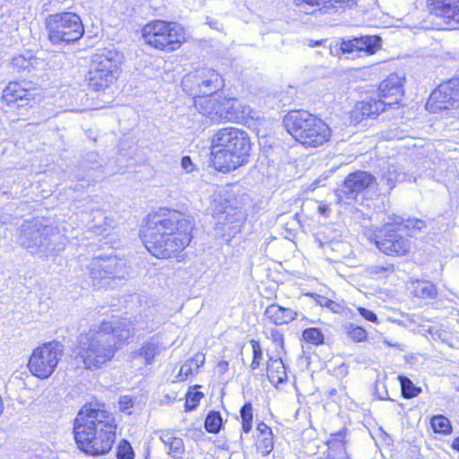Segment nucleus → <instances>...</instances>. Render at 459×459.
Listing matches in <instances>:
<instances>
[{"mask_svg": "<svg viewBox=\"0 0 459 459\" xmlns=\"http://www.w3.org/2000/svg\"><path fill=\"white\" fill-rule=\"evenodd\" d=\"M87 270L91 284L98 288L108 287L111 281L126 279L130 274L126 260L112 255L92 258Z\"/></svg>", "mask_w": 459, "mask_h": 459, "instance_id": "10", "label": "nucleus"}, {"mask_svg": "<svg viewBox=\"0 0 459 459\" xmlns=\"http://www.w3.org/2000/svg\"><path fill=\"white\" fill-rule=\"evenodd\" d=\"M302 336L312 344L317 345L324 342V335L318 328H307L303 331Z\"/></svg>", "mask_w": 459, "mask_h": 459, "instance_id": "42", "label": "nucleus"}, {"mask_svg": "<svg viewBox=\"0 0 459 459\" xmlns=\"http://www.w3.org/2000/svg\"><path fill=\"white\" fill-rule=\"evenodd\" d=\"M158 353L159 346L154 342H147L138 351L139 356L143 357L147 364L152 363Z\"/></svg>", "mask_w": 459, "mask_h": 459, "instance_id": "38", "label": "nucleus"}, {"mask_svg": "<svg viewBox=\"0 0 459 459\" xmlns=\"http://www.w3.org/2000/svg\"><path fill=\"white\" fill-rule=\"evenodd\" d=\"M378 91L379 97L385 100L387 105L398 103L403 94L402 78L395 74H390L380 83Z\"/></svg>", "mask_w": 459, "mask_h": 459, "instance_id": "21", "label": "nucleus"}, {"mask_svg": "<svg viewBox=\"0 0 459 459\" xmlns=\"http://www.w3.org/2000/svg\"><path fill=\"white\" fill-rule=\"evenodd\" d=\"M192 230L188 216L178 211L154 214L147 221L145 247L157 258L176 256L190 244Z\"/></svg>", "mask_w": 459, "mask_h": 459, "instance_id": "2", "label": "nucleus"}, {"mask_svg": "<svg viewBox=\"0 0 459 459\" xmlns=\"http://www.w3.org/2000/svg\"><path fill=\"white\" fill-rule=\"evenodd\" d=\"M272 337L273 339V342H277L281 346L283 345V336L278 330L272 331Z\"/></svg>", "mask_w": 459, "mask_h": 459, "instance_id": "57", "label": "nucleus"}, {"mask_svg": "<svg viewBox=\"0 0 459 459\" xmlns=\"http://www.w3.org/2000/svg\"><path fill=\"white\" fill-rule=\"evenodd\" d=\"M375 182V178L366 171H356L351 173L341 188L337 191V196L340 201L350 203L355 200L358 194L366 190Z\"/></svg>", "mask_w": 459, "mask_h": 459, "instance_id": "14", "label": "nucleus"}, {"mask_svg": "<svg viewBox=\"0 0 459 459\" xmlns=\"http://www.w3.org/2000/svg\"><path fill=\"white\" fill-rule=\"evenodd\" d=\"M429 12L446 22L459 23V0H429Z\"/></svg>", "mask_w": 459, "mask_h": 459, "instance_id": "18", "label": "nucleus"}, {"mask_svg": "<svg viewBox=\"0 0 459 459\" xmlns=\"http://www.w3.org/2000/svg\"><path fill=\"white\" fill-rule=\"evenodd\" d=\"M413 293L420 299H433L437 296V289L430 281H418L414 286Z\"/></svg>", "mask_w": 459, "mask_h": 459, "instance_id": "32", "label": "nucleus"}, {"mask_svg": "<svg viewBox=\"0 0 459 459\" xmlns=\"http://www.w3.org/2000/svg\"><path fill=\"white\" fill-rule=\"evenodd\" d=\"M250 344L252 347L253 359L250 364V368L255 370L261 365L263 359V351L258 341L251 340Z\"/></svg>", "mask_w": 459, "mask_h": 459, "instance_id": "43", "label": "nucleus"}, {"mask_svg": "<svg viewBox=\"0 0 459 459\" xmlns=\"http://www.w3.org/2000/svg\"><path fill=\"white\" fill-rule=\"evenodd\" d=\"M455 93L448 80L432 91L427 102V108L432 112H437L459 107V100Z\"/></svg>", "mask_w": 459, "mask_h": 459, "instance_id": "16", "label": "nucleus"}, {"mask_svg": "<svg viewBox=\"0 0 459 459\" xmlns=\"http://www.w3.org/2000/svg\"><path fill=\"white\" fill-rule=\"evenodd\" d=\"M146 44L161 50L174 51L185 41V31L177 22L157 20L143 28Z\"/></svg>", "mask_w": 459, "mask_h": 459, "instance_id": "9", "label": "nucleus"}, {"mask_svg": "<svg viewBox=\"0 0 459 459\" xmlns=\"http://www.w3.org/2000/svg\"><path fill=\"white\" fill-rule=\"evenodd\" d=\"M403 176L397 171L396 167L390 165L387 170L383 173L380 183L387 187V190H392L395 186V183L402 180Z\"/></svg>", "mask_w": 459, "mask_h": 459, "instance_id": "31", "label": "nucleus"}, {"mask_svg": "<svg viewBox=\"0 0 459 459\" xmlns=\"http://www.w3.org/2000/svg\"><path fill=\"white\" fill-rule=\"evenodd\" d=\"M452 447L459 452V437L454 439L452 443Z\"/></svg>", "mask_w": 459, "mask_h": 459, "instance_id": "60", "label": "nucleus"}, {"mask_svg": "<svg viewBox=\"0 0 459 459\" xmlns=\"http://www.w3.org/2000/svg\"><path fill=\"white\" fill-rule=\"evenodd\" d=\"M197 370L198 368H194L193 363L188 359L181 366L179 376L183 377V378H186L194 373H196Z\"/></svg>", "mask_w": 459, "mask_h": 459, "instance_id": "47", "label": "nucleus"}, {"mask_svg": "<svg viewBox=\"0 0 459 459\" xmlns=\"http://www.w3.org/2000/svg\"><path fill=\"white\" fill-rule=\"evenodd\" d=\"M203 397V394L199 392H195L194 394H190L186 397V401L185 403L186 411H192L196 408L198 405L200 399Z\"/></svg>", "mask_w": 459, "mask_h": 459, "instance_id": "45", "label": "nucleus"}, {"mask_svg": "<svg viewBox=\"0 0 459 459\" xmlns=\"http://www.w3.org/2000/svg\"><path fill=\"white\" fill-rule=\"evenodd\" d=\"M134 453L130 443L123 439L117 446V459H134Z\"/></svg>", "mask_w": 459, "mask_h": 459, "instance_id": "44", "label": "nucleus"}, {"mask_svg": "<svg viewBox=\"0 0 459 459\" xmlns=\"http://www.w3.org/2000/svg\"><path fill=\"white\" fill-rule=\"evenodd\" d=\"M241 424L244 432L248 433L252 429L253 410L251 403H246L240 409Z\"/></svg>", "mask_w": 459, "mask_h": 459, "instance_id": "37", "label": "nucleus"}, {"mask_svg": "<svg viewBox=\"0 0 459 459\" xmlns=\"http://www.w3.org/2000/svg\"><path fill=\"white\" fill-rule=\"evenodd\" d=\"M243 218L242 211L232 206H226L223 211L217 213V230L222 231L223 240L230 242L240 232Z\"/></svg>", "mask_w": 459, "mask_h": 459, "instance_id": "15", "label": "nucleus"}, {"mask_svg": "<svg viewBox=\"0 0 459 459\" xmlns=\"http://www.w3.org/2000/svg\"><path fill=\"white\" fill-rule=\"evenodd\" d=\"M402 394L404 398L410 399L417 396L421 389L420 387H416L411 380L407 377H399Z\"/></svg>", "mask_w": 459, "mask_h": 459, "instance_id": "36", "label": "nucleus"}, {"mask_svg": "<svg viewBox=\"0 0 459 459\" xmlns=\"http://www.w3.org/2000/svg\"><path fill=\"white\" fill-rule=\"evenodd\" d=\"M252 142L248 134L239 128L225 127L212 138L211 155L214 168L227 173L249 161Z\"/></svg>", "mask_w": 459, "mask_h": 459, "instance_id": "4", "label": "nucleus"}, {"mask_svg": "<svg viewBox=\"0 0 459 459\" xmlns=\"http://www.w3.org/2000/svg\"><path fill=\"white\" fill-rule=\"evenodd\" d=\"M401 225L403 227V231L407 230L411 235L420 232L427 227L426 221L420 219H408L404 221V224Z\"/></svg>", "mask_w": 459, "mask_h": 459, "instance_id": "40", "label": "nucleus"}, {"mask_svg": "<svg viewBox=\"0 0 459 459\" xmlns=\"http://www.w3.org/2000/svg\"><path fill=\"white\" fill-rule=\"evenodd\" d=\"M48 39L54 45H67L79 40L84 34L80 16L65 12L50 14L45 21Z\"/></svg>", "mask_w": 459, "mask_h": 459, "instance_id": "8", "label": "nucleus"}, {"mask_svg": "<svg viewBox=\"0 0 459 459\" xmlns=\"http://www.w3.org/2000/svg\"><path fill=\"white\" fill-rule=\"evenodd\" d=\"M386 105L385 100L369 98L356 104L354 116L356 118H374L385 110Z\"/></svg>", "mask_w": 459, "mask_h": 459, "instance_id": "23", "label": "nucleus"}, {"mask_svg": "<svg viewBox=\"0 0 459 459\" xmlns=\"http://www.w3.org/2000/svg\"><path fill=\"white\" fill-rule=\"evenodd\" d=\"M377 248L387 255H404L411 249V240L403 233L402 225H386L374 237Z\"/></svg>", "mask_w": 459, "mask_h": 459, "instance_id": "12", "label": "nucleus"}, {"mask_svg": "<svg viewBox=\"0 0 459 459\" xmlns=\"http://www.w3.org/2000/svg\"><path fill=\"white\" fill-rule=\"evenodd\" d=\"M256 429L259 432L257 437L273 436L272 429L264 422L258 423Z\"/></svg>", "mask_w": 459, "mask_h": 459, "instance_id": "54", "label": "nucleus"}, {"mask_svg": "<svg viewBox=\"0 0 459 459\" xmlns=\"http://www.w3.org/2000/svg\"><path fill=\"white\" fill-rule=\"evenodd\" d=\"M195 108L204 117L213 123L223 121V99L219 100L209 95L206 98H199L195 101Z\"/></svg>", "mask_w": 459, "mask_h": 459, "instance_id": "22", "label": "nucleus"}, {"mask_svg": "<svg viewBox=\"0 0 459 459\" xmlns=\"http://www.w3.org/2000/svg\"><path fill=\"white\" fill-rule=\"evenodd\" d=\"M134 322L123 318L91 325L77 338L76 358L87 369L100 368L113 359L119 346L133 336L137 325L139 329L149 328L146 321L140 322L135 317Z\"/></svg>", "mask_w": 459, "mask_h": 459, "instance_id": "1", "label": "nucleus"}, {"mask_svg": "<svg viewBox=\"0 0 459 459\" xmlns=\"http://www.w3.org/2000/svg\"><path fill=\"white\" fill-rule=\"evenodd\" d=\"M356 4L357 0H327L319 11L325 14H334L343 12L346 8H352Z\"/></svg>", "mask_w": 459, "mask_h": 459, "instance_id": "27", "label": "nucleus"}, {"mask_svg": "<svg viewBox=\"0 0 459 459\" xmlns=\"http://www.w3.org/2000/svg\"><path fill=\"white\" fill-rule=\"evenodd\" d=\"M167 454L173 459H182V455L185 452V444L182 438L178 437L167 448Z\"/></svg>", "mask_w": 459, "mask_h": 459, "instance_id": "41", "label": "nucleus"}, {"mask_svg": "<svg viewBox=\"0 0 459 459\" xmlns=\"http://www.w3.org/2000/svg\"><path fill=\"white\" fill-rule=\"evenodd\" d=\"M122 62L123 55L116 49L94 54L86 77L89 88L100 91L109 87L117 81Z\"/></svg>", "mask_w": 459, "mask_h": 459, "instance_id": "7", "label": "nucleus"}, {"mask_svg": "<svg viewBox=\"0 0 459 459\" xmlns=\"http://www.w3.org/2000/svg\"><path fill=\"white\" fill-rule=\"evenodd\" d=\"M30 96V91L17 82H10L3 93V98L7 103H13L19 100H29Z\"/></svg>", "mask_w": 459, "mask_h": 459, "instance_id": "26", "label": "nucleus"}, {"mask_svg": "<svg viewBox=\"0 0 459 459\" xmlns=\"http://www.w3.org/2000/svg\"><path fill=\"white\" fill-rule=\"evenodd\" d=\"M111 221H108L105 213L100 211H95L92 213V219L90 224V228L98 235H101L108 231V228H111Z\"/></svg>", "mask_w": 459, "mask_h": 459, "instance_id": "29", "label": "nucleus"}, {"mask_svg": "<svg viewBox=\"0 0 459 459\" xmlns=\"http://www.w3.org/2000/svg\"><path fill=\"white\" fill-rule=\"evenodd\" d=\"M394 272V264H373L367 268L368 274L373 279L386 278Z\"/></svg>", "mask_w": 459, "mask_h": 459, "instance_id": "34", "label": "nucleus"}, {"mask_svg": "<svg viewBox=\"0 0 459 459\" xmlns=\"http://www.w3.org/2000/svg\"><path fill=\"white\" fill-rule=\"evenodd\" d=\"M433 430L437 433L448 434L452 431L450 420L444 415H436L430 420Z\"/></svg>", "mask_w": 459, "mask_h": 459, "instance_id": "35", "label": "nucleus"}, {"mask_svg": "<svg viewBox=\"0 0 459 459\" xmlns=\"http://www.w3.org/2000/svg\"><path fill=\"white\" fill-rule=\"evenodd\" d=\"M324 42V40H313V39H309L308 42H307V46L308 47H311V48H315V47H317V46H320L322 45Z\"/></svg>", "mask_w": 459, "mask_h": 459, "instance_id": "59", "label": "nucleus"}, {"mask_svg": "<svg viewBox=\"0 0 459 459\" xmlns=\"http://www.w3.org/2000/svg\"><path fill=\"white\" fill-rule=\"evenodd\" d=\"M349 336L355 342H362L367 338L366 331L360 326H351Z\"/></svg>", "mask_w": 459, "mask_h": 459, "instance_id": "46", "label": "nucleus"}, {"mask_svg": "<svg viewBox=\"0 0 459 459\" xmlns=\"http://www.w3.org/2000/svg\"><path fill=\"white\" fill-rule=\"evenodd\" d=\"M118 404H119V409L122 411L127 412L130 414L131 412L128 411V410L133 407L134 402L130 396L125 395V396L120 397Z\"/></svg>", "mask_w": 459, "mask_h": 459, "instance_id": "49", "label": "nucleus"}, {"mask_svg": "<svg viewBox=\"0 0 459 459\" xmlns=\"http://www.w3.org/2000/svg\"><path fill=\"white\" fill-rule=\"evenodd\" d=\"M358 311L359 315L363 316L366 320L370 322L377 321V316L373 311L367 309L365 307H358Z\"/></svg>", "mask_w": 459, "mask_h": 459, "instance_id": "51", "label": "nucleus"}, {"mask_svg": "<svg viewBox=\"0 0 459 459\" xmlns=\"http://www.w3.org/2000/svg\"><path fill=\"white\" fill-rule=\"evenodd\" d=\"M264 316L273 324L281 325L296 319L297 313L291 308L272 304L266 307Z\"/></svg>", "mask_w": 459, "mask_h": 459, "instance_id": "24", "label": "nucleus"}, {"mask_svg": "<svg viewBox=\"0 0 459 459\" xmlns=\"http://www.w3.org/2000/svg\"><path fill=\"white\" fill-rule=\"evenodd\" d=\"M223 421L222 417L219 411H211L204 420V429L209 433H219Z\"/></svg>", "mask_w": 459, "mask_h": 459, "instance_id": "33", "label": "nucleus"}, {"mask_svg": "<svg viewBox=\"0 0 459 459\" xmlns=\"http://www.w3.org/2000/svg\"><path fill=\"white\" fill-rule=\"evenodd\" d=\"M19 244L33 255L41 257L56 256L62 252L67 238L57 226L48 224L46 220L25 221L18 235Z\"/></svg>", "mask_w": 459, "mask_h": 459, "instance_id": "5", "label": "nucleus"}, {"mask_svg": "<svg viewBox=\"0 0 459 459\" xmlns=\"http://www.w3.org/2000/svg\"><path fill=\"white\" fill-rule=\"evenodd\" d=\"M382 39L379 36L366 35L342 39L340 44L331 45L330 54L341 57L342 55H351V58L359 57L360 53L367 56L375 54L381 48Z\"/></svg>", "mask_w": 459, "mask_h": 459, "instance_id": "13", "label": "nucleus"}, {"mask_svg": "<svg viewBox=\"0 0 459 459\" xmlns=\"http://www.w3.org/2000/svg\"><path fill=\"white\" fill-rule=\"evenodd\" d=\"M255 446L263 456H267L273 449V437H257Z\"/></svg>", "mask_w": 459, "mask_h": 459, "instance_id": "39", "label": "nucleus"}, {"mask_svg": "<svg viewBox=\"0 0 459 459\" xmlns=\"http://www.w3.org/2000/svg\"><path fill=\"white\" fill-rule=\"evenodd\" d=\"M458 391H459V388H458Z\"/></svg>", "mask_w": 459, "mask_h": 459, "instance_id": "61", "label": "nucleus"}, {"mask_svg": "<svg viewBox=\"0 0 459 459\" xmlns=\"http://www.w3.org/2000/svg\"><path fill=\"white\" fill-rule=\"evenodd\" d=\"M283 122L289 134L307 148L322 146L331 138V128L307 111H290Z\"/></svg>", "mask_w": 459, "mask_h": 459, "instance_id": "6", "label": "nucleus"}, {"mask_svg": "<svg viewBox=\"0 0 459 459\" xmlns=\"http://www.w3.org/2000/svg\"><path fill=\"white\" fill-rule=\"evenodd\" d=\"M63 356V346L59 342H48L32 352L28 368L32 375L39 378L48 377L56 369Z\"/></svg>", "mask_w": 459, "mask_h": 459, "instance_id": "11", "label": "nucleus"}, {"mask_svg": "<svg viewBox=\"0 0 459 459\" xmlns=\"http://www.w3.org/2000/svg\"><path fill=\"white\" fill-rule=\"evenodd\" d=\"M223 121L240 122L248 118L255 119V113L240 100L223 99Z\"/></svg>", "mask_w": 459, "mask_h": 459, "instance_id": "17", "label": "nucleus"}, {"mask_svg": "<svg viewBox=\"0 0 459 459\" xmlns=\"http://www.w3.org/2000/svg\"><path fill=\"white\" fill-rule=\"evenodd\" d=\"M178 437H175L173 433L169 431H163L160 436V441L165 445V446L168 448L172 442H174Z\"/></svg>", "mask_w": 459, "mask_h": 459, "instance_id": "50", "label": "nucleus"}, {"mask_svg": "<svg viewBox=\"0 0 459 459\" xmlns=\"http://www.w3.org/2000/svg\"><path fill=\"white\" fill-rule=\"evenodd\" d=\"M39 64V59L30 54L28 56L18 55L13 56L11 62L13 68L18 73L25 71L30 72Z\"/></svg>", "mask_w": 459, "mask_h": 459, "instance_id": "28", "label": "nucleus"}, {"mask_svg": "<svg viewBox=\"0 0 459 459\" xmlns=\"http://www.w3.org/2000/svg\"><path fill=\"white\" fill-rule=\"evenodd\" d=\"M217 367L221 372H225L228 370L229 364L225 360H221L217 364Z\"/></svg>", "mask_w": 459, "mask_h": 459, "instance_id": "58", "label": "nucleus"}, {"mask_svg": "<svg viewBox=\"0 0 459 459\" xmlns=\"http://www.w3.org/2000/svg\"><path fill=\"white\" fill-rule=\"evenodd\" d=\"M99 164L97 162V154L91 152L87 155V160L82 164V168L84 171L87 172L85 176L79 177L78 180H86L88 184L97 180L99 176H95L91 173L92 170H95L99 168Z\"/></svg>", "mask_w": 459, "mask_h": 459, "instance_id": "30", "label": "nucleus"}, {"mask_svg": "<svg viewBox=\"0 0 459 459\" xmlns=\"http://www.w3.org/2000/svg\"><path fill=\"white\" fill-rule=\"evenodd\" d=\"M316 241L330 261L339 262L351 255V247L347 242L333 238L326 239L325 237L321 238L319 234L316 237Z\"/></svg>", "mask_w": 459, "mask_h": 459, "instance_id": "19", "label": "nucleus"}, {"mask_svg": "<svg viewBox=\"0 0 459 459\" xmlns=\"http://www.w3.org/2000/svg\"><path fill=\"white\" fill-rule=\"evenodd\" d=\"M346 437V429H342L340 431L332 433L327 442L329 446H335L337 443H343Z\"/></svg>", "mask_w": 459, "mask_h": 459, "instance_id": "48", "label": "nucleus"}, {"mask_svg": "<svg viewBox=\"0 0 459 459\" xmlns=\"http://www.w3.org/2000/svg\"><path fill=\"white\" fill-rule=\"evenodd\" d=\"M181 167L183 169H185L187 173L192 172L194 170V164L192 162V160L189 156H184L181 160Z\"/></svg>", "mask_w": 459, "mask_h": 459, "instance_id": "55", "label": "nucleus"}, {"mask_svg": "<svg viewBox=\"0 0 459 459\" xmlns=\"http://www.w3.org/2000/svg\"><path fill=\"white\" fill-rule=\"evenodd\" d=\"M267 377L271 383L280 384L287 379L285 366L281 359L269 358L267 361Z\"/></svg>", "mask_w": 459, "mask_h": 459, "instance_id": "25", "label": "nucleus"}, {"mask_svg": "<svg viewBox=\"0 0 459 459\" xmlns=\"http://www.w3.org/2000/svg\"><path fill=\"white\" fill-rule=\"evenodd\" d=\"M318 303L322 307H326L330 308L331 310H333V312H336L337 311L336 308L339 307L336 302H334L327 298H325V297H320L318 299Z\"/></svg>", "mask_w": 459, "mask_h": 459, "instance_id": "52", "label": "nucleus"}, {"mask_svg": "<svg viewBox=\"0 0 459 459\" xmlns=\"http://www.w3.org/2000/svg\"><path fill=\"white\" fill-rule=\"evenodd\" d=\"M206 23L212 28L216 30H222V24L220 23L217 20H214L212 18L207 17L206 18Z\"/></svg>", "mask_w": 459, "mask_h": 459, "instance_id": "56", "label": "nucleus"}, {"mask_svg": "<svg viewBox=\"0 0 459 459\" xmlns=\"http://www.w3.org/2000/svg\"><path fill=\"white\" fill-rule=\"evenodd\" d=\"M200 91L204 95H212L223 87V79L215 70L204 68L194 75Z\"/></svg>", "mask_w": 459, "mask_h": 459, "instance_id": "20", "label": "nucleus"}, {"mask_svg": "<svg viewBox=\"0 0 459 459\" xmlns=\"http://www.w3.org/2000/svg\"><path fill=\"white\" fill-rule=\"evenodd\" d=\"M117 428L114 415L103 404H85L74 420V439L88 455H107L114 446Z\"/></svg>", "mask_w": 459, "mask_h": 459, "instance_id": "3", "label": "nucleus"}, {"mask_svg": "<svg viewBox=\"0 0 459 459\" xmlns=\"http://www.w3.org/2000/svg\"><path fill=\"white\" fill-rule=\"evenodd\" d=\"M193 363L194 368H199L202 367L205 361V356L203 353H196L192 359H190Z\"/></svg>", "mask_w": 459, "mask_h": 459, "instance_id": "53", "label": "nucleus"}]
</instances>
